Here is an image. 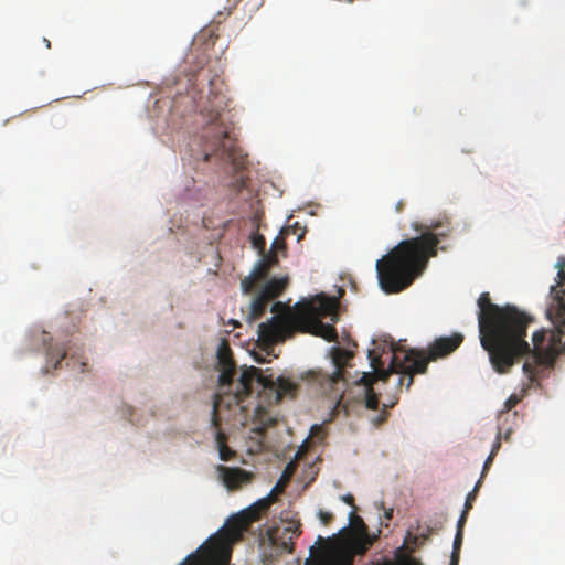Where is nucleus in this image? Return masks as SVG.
Returning <instances> with one entry per match:
<instances>
[{"instance_id": "obj_15", "label": "nucleus", "mask_w": 565, "mask_h": 565, "mask_svg": "<svg viewBox=\"0 0 565 565\" xmlns=\"http://www.w3.org/2000/svg\"><path fill=\"white\" fill-rule=\"evenodd\" d=\"M43 344L45 347L46 363L52 364L53 369H57L61 362L67 356L70 348H66L63 344L52 345V343L47 342L46 339H43ZM44 371L47 372V367H45Z\"/></svg>"}, {"instance_id": "obj_29", "label": "nucleus", "mask_w": 565, "mask_h": 565, "mask_svg": "<svg viewBox=\"0 0 565 565\" xmlns=\"http://www.w3.org/2000/svg\"><path fill=\"white\" fill-rule=\"evenodd\" d=\"M221 402H222V398L220 397L218 399H215L214 404H213V424L215 426L217 425L216 412H217V408H218Z\"/></svg>"}, {"instance_id": "obj_28", "label": "nucleus", "mask_w": 565, "mask_h": 565, "mask_svg": "<svg viewBox=\"0 0 565 565\" xmlns=\"http://www.w3.org/2000/svg\"><path fill=\"white\" fill-rule=\"evenodd\" d=\"M519 403V398L515 396V395H512L510 396L507 402H505V406L508 409H511L513 408L514 406H516V404Z\"/></svg>"}, {"instance_id": "obj_31", "label": "nucleus", "mask_w": 565, "mask_h": 565, "mask_svg": "<svg viewBox=\"0 0 565 565\" xmlns=\"http://www.w3.org/2000/svg\"><path fill=\"white\" fill-rule=\"evenodd\" d=\"M342 500H343L347 504H349V505H351V507H353V508L355 509V505H354V497H353L352 494H345V495H343V497H342Z\"/></svg>"}, {"instance_id": "obj_27", "label": "nucleus", "mask_w": 565, "mask_h": 565, "mask_svg": "<svg viewBox=\"0 0 565 565\" xmlns=\"http://www.w3.org/2000/svg\"><path fill=\"white\" fill-rule=\"evenodd\" d=\"M494 459V456L490 455L488 456V458L486 459L484 463H483V469H482V472H481V477L480 479H482L484 477V475L487 473V471L489 470L492 461Z\"/></svg>"}, {"instance_id": "obj_18", "label": "nucleus", "mask_w": 565, "mask_h": 565, "mask_svg": "<svg viewBox=\"0 0 565 565\" xmlns=\"http://www.w3.org/2000/svg\"><path fill=\"white\" fill-rule=\"evenodd\" d=\"M215 441L221 460L228 461L235 456V451L227 446V438L221 430L216 431Z\"/></svg>"}, {"instance_id": "obj_14", "label": "nucleus", "mask_w": 565, "mask_h": 565, "mask_svg": "<svg viewBox=\"0 0 565 565\" xmlns=\"http://www.w3.org/2000/svg\"><path fill=\"white\" fill-rule=\"evenodd\" d=\"M352 356L353 354L344 349L332 348V363L335 369L332 374L328 376L331 390H337L335 385L341 382L345 384L347 380L344 366Z\"/></svg>"}, {"instance_id": "obj_36", "label": "nucleus", "mask_w": 565, "mask_h": 565, "mask_svg": "<svg viewBox=\"0 0 565 565\" xmlns=\"http://www.w3.org/2000/svg\"><path fill=\"white\" fill-rule=\"evenodd\" d=\"M289 233H290V228L289 227H287V228L281 231L282 235H288Z\"/></svg>"}, {"instance_id": "obj_5", "label": "nucleus", "mask_w": 565, "mask_h": 565, "mask_svg": "<svg viewBox=\"0 0 565 565\" xmlns=\"http://www.w3.org/2000/svg\"><path fill=\"white\" fill-rule=\"evenodd\" d=\"M209 85L207 103L201 111L207 118V124L201 136L203 159L207 161L210 158L216 157L221 161L238 166L233 127L231 121L224 117V110L227 107V98L223 93L224 83L215 75L210 78Z\"/></svg>"}, {"instance_id": "obj_13", "label": "nucleus", "mask_w": 565, "mask_h": 565, "mask_svg": "<svg viewBox=\"0 0 565 565\" xmlns=\"http://www.w3.org/2000/svg\"><path fill=\"white\" fill-rule=\"evenodd\" d=\"M220 376L218 383L221 387H231L236 374L235 363L231 355V350L226 344H223L217 352Z\"/></svg>"}, {"instance_id": "obj_8", "label": "nucleus", "mask_w": 565, "mask_h": 565, "mask_svg": "<svg viewBox=\"0 0 565 565\" xmlns=\"http://www.w3.org/2000/svg\"><path fill=\"white\" fill-rule=\"evenodd\" d=\"M255 390H269L275 393L276 402H280L285 397L294 398L298 391V384L288 377L278 376L274 379L273 374L266 375L255 366L242 370L235 391L228 396V405H239L245 397L252 395Z\"/></svg>"}, {"instance_id": "obj_32", "label": "nucleus", "mask_w": 565, "mask_h": 565, "mask_svg": "<svg viewBox=\"0 0 565 565\" xmlns=\"http://www.w3.org/2000/svg\"><path fill=\"white\" fill-rule=\"evenodd\" d=\"M282 306L284 305L280 301L275 302L271 307V312H275V313L279 312V310L282 308Z\"/></svg>"}, {"instance_id": "obj_20", "label": "nucleus", "mask_w": 565, "mask_h": 565, "mask_svg": "<svg viewBox=\"0 0 565 565\" xmlns=\"http://www.w3.org/2000/svg\"><path fill=\"white\" fill-rule=\"evenodd\" d=\"M392 406H393V404H391V405L383 404V408L381 409V412L379 414L370 417L371 423L375 427H379L380 425H382L387 419V408L392 407Z\"/></svg>"}, {"instance_id": "obj_26", "label": "nucleus", "mask_w": 565, "mask_h": 565, "mask_svg": "<svg viewBox=\"0 0 565 565\" xmlns=\"http://www.w3.org/2000/svg\"><path fill=\"white\" fill-rule=\"evenodd\" d=\"M467 514H468V512L463 510L458 522H457V531H461V533H463V526L467 521Z\"/></svg>"}, {"instance_id": "obj_1", "label": "nucleus", "mask_w": 565, "mask_h": 565, "mask_svg": "<svg viewBox=\"0 0 565 565\" xmlns=\"http://www.w3.org/2000/svg\"><path fill=\"white\" fill-rule=\"evenodd\" d=\"M556 285L551 287L554 313L553 330L541 329L532 335V347L526 341L527 328L534 318L513 305L492 303L489 292L478 298V328L482 349L488 353L493 370L507 374L522 359L524 374L533 381L539 366H552L565 351V256L557 258Z\"/></svg>"}, {"instance_id": "obj_37", "label": "nucleus", "mask_w": 565, "mask_h": 565, "mask_svg": "<svg viewBox=\"0 0 565 565\" xmlns=\"http://www.w3.org/2000/svg\"><path fill=\"white\" fill-rule=\"evenodd\" d=\"M85 366H86V363L85 362H81V372H85Z\"/></svg>"}, {"instance_id": "obj_30", "label": "nucleus", "mask_w": 565, "mask_h": 565, "mask_svg": "<svg viewBox=\"0 0 565 565\" xmlns=\"http://www.w3.org/2000/svg\"><path fill=\"white\" fill-rule=\"evenodd\" d=\"M501 447V441H500V435L497 436V439L492 446V449L490 451V455L494 456L497 455L498 450L500 449Z\"/></svg>"}, {"instance_id": "obj_35", "label": "nucleus", "mask_w": 565, "mask_h": 565, "mask_svg": "<svg viewBox=\"0 0 565 565\" xmlns=\"http://www.w3.org/2000/svg\"><path fill=\"white\" fill-rule=\"evenodd\" d=\"M403 209H404V202L403 201H398L396 203V206H395L396 212H402Z\"/></svg>"}, {"instance_id": "obj_38", "label": "nucleus", "mask_w": 565, "mask_h": 565, "mask_svg": "<svg viewBox=\"0 0 565 565\" xmlns=\"http://www.w3.org/2000/svg\"><path fill=\"white\" fill-rule=\"evenodd\" d=\"M303 233H305V232H302L301 234H299V235H298V241H299L300 238H302Z\"/></svg>"}, {"instance_id": "obj_11", "label": "nucleus", "mask_w": 565, "mask_h": 565, "mask_svg": "<svg viewBox=\"0 0 565 565\" xmlns=\"http://www.w3.org/2000/svg\"><path fill=\"white\" fill-rule=\"evenodd\" d=\"M278 264V257L275 253L264 254L262 259L255 265L252 273L245 277L242 282V290L244 294L253 291L255 284L265 279L269 271Z\"/></svg>"}, {"instance_id": "obj_19", "label": "nucleus", "mask_w": 565, "mask_h": 565, "mask_svg": "<svg viewBox=\"0 0 565 565\" xmlns=\"http://www.w3.org/2000/svg\"><path fill=\"white\" fill-rule=\"evenodd\" d=\"M430 534H431V529H429V527L427 529L426 532L418 533V534H415V535H413L411 532H407V536L405 539V543L413 544V545H418V544L423 543L424 541L428 540Z\"/></svg>"}, {"instance_id": "obj_10", "label": "nucleus", "mask_w": 565, "mask_h": 565, "mask_svg": "<svg viewBox=\"0 0 565 565\" xmlns=\"http://www.w3.org/2000/svg\"><path fill=\"white\" fill-rule=\"evenodd\" d=\"M232 546L227 543H210L207 540L196 552L188 555L179 565H226Z\"/></svg>"}, {"instance_id": "obj_4", "label": "nucleus", "mask_w": 565, "mask_h": 565, "mask_svg": "<svg viewBox=\"0 0 565 565\" xmlns=\"http://www.w3.org/2000/svg\"><path fill=\"white\" fill-rule=\"evenodd\" d=\"M339 301L334 297L321 295L317 299L296 305L284 316H274L258 326L259 340L268 345L285 341L295 332L310 333L332 342L338 338L333 326L339 319Z\"/></svg>"}, {"instance_id": "obj_3", "label": "nucleus", "mask_w": 565, "mask_h": 565, "mask_svg": "<svg viewBox=\"0 0 565 565\" xmlns=\"http://www.w3.org/2000/svg\"><path fill=\"white\" fill-rule=\"evenodd\" d=\"M463 342V335L455 332L448 337L436 338L427 349H404L402 345L396 344L392 348V359L388 369H383V362L380 356H376L373 351L369 352L371 360L372 373L364 372L361 377L354 383V387L360 391L359 401L362 402L367 409L379 411L380 402L376 393L374 392L373 384L381 380L386 382L391 374L397 373L399 377V385L404 384L406 379V388L408 390L413 384L415 374H424L427 371L428 363L443 359L455 352Z\"/></svg>"}, {"instance_id": "obj_17", "label": "nucleus", "mask_w": 565, "mask_h": 565, "mask_svg": "<svg viewBox=\"0 0 565 565\" xmlns=\"http://www.w3.org/2000/svg\"><path fill=\"white\" fill-rule=\"evenodd\" d=\"M270 302L259 292L250 303L249 319L257 320L262 318Z\"/></svg>"}, {"instance_id": "obj_25", "label": "nucleus", "mask_w": 565, "mask_h": 565, "mask_svg": "<svg viewBox=\"0 0 565 565\" xmlns=\"http://www.w3.org/2000/svg\"><path fill=\"white\" fill-rule=\"evenodd\" d=\"M319 519H320L321 523L327 525V524H329L332 521L333 514L331 512H327V511L320 510L319 511Z\"/></svg>"}, {"instance_id": "obj_16", "label": "nucleus", "mask_w": 565, "mask_h": 565, "mask_svg": "<svg viewBox=\"0 0 565 565\" xmlns=\"http://www.w3.org/2000/svg\"><path fill=\"white\" fill-rule=\"evenodd\" d=\"M287 285H288L287 277H280V278L275 277L265 284V286L260 290V294L263 296H265L268 300L273 301L274 299H276L284 292Z\"/></svg>"}, {"instance_id": "obj_9", "label": "nucleus", "mask_w": 565, "mask_h": 565, "mask_svg": "<svg viewBox=\"0 0 565 565\" xmlns=\"http://www.w3.org/2000/svg\"><path fill=\"white\" fill-rule=\"evenodd\" d=\"M302 533L299 519L281 518L280 523L260 531L258 548L262 562L270 564L286 553L294 552V540Z\"/></svg>"}, {"instance_id": "obj_23", "label": "nucleus", "mask_w": 565, "mask_h": 565, "mask_svg": "<svg viewBox=\"0 0 565 565\" xmlns=\"http://www.w3.org/2000/svg\"><path fill=\"white\" fill-rule=\"evenodd\" d=\"M286 249V243L284 237L277 236L274 242L271 243L270 249L268 253H275L277 255L278 250H285Z\"/></svg>"}, {"instance_id": "obj_6", "label": "nucleus", "mask_w": 565, "mask_h": 565, "mask_svg": "<svg viewBox=\"0 0 565 565\" xmlns=\"http://www.w3.org/2000/svg\"><path fill=\"white\" fill-rule=\"evenodd\" d=\"M354 536L348 540H335L319 536V546L310 548V558L305 565H352L356 554H364L373 544L375 536H371L363 519L352 511L350 514Z\"/></svg>"}, {"instance_id": "obj_21", "label": "nucleus", "mask_w": 565, "mask_h": 565, "mask_svg": "<svg viewBox=\"0 0 565 565\" xmlns=\"http://www.w3.org/2000/svg\"><path fill=\"white\" fill-rule=\"evenodd\" d=\"M252 244H253L254 248H256L262 255L266 254L265 253L266 239L263 235L255 234L252 237Z\"/></svg>"}, {"instance_id": "obj_34", "label": "nucleus", "mask_w": 565, "mask_h": 565, "mask_svg": "<svg viewBox=\"0 0 565 565\" xmlns=\"http://www.w3.org/2000/svg\"><path fill=\"white\" fill-rule=\"evenodd\" d=\"M384 516L387 520H391L393 518V509L385 510Z\"/></svg>"}, {"instance_id": "obj_2", "label": "nucleus", "mask_w": 565, "mask_h": 565, "mask_svg": "<svg viewBox=\"0 0 565 565\" xmlns=\"http://www.w3.org/2000/svg\"><path fill=\"white\" fill-rule=\"evenodd\" d=\"M417 237L399 242L393 249L376 262V273L381 289L386 294H397L408 288L427 268L431 257H436L441 239L452 232L447 215L428 223H414Z\"/></svg>"}, {"instance_id": "obj_7", "label": "nucleus", "mask_w": 565, "mask_h": 565, "mask_svg": "<svg viewBox=\"0 0 565 565\" xmlns=\"http://www.w3.org/2000/svg\"><path fill=\"white\" fill-rule=\"evenodd\" d=\"M294 463L289 462L286 466L280 480L271 491L265 498L259 499L247 509L231 516L217 533L209 537L210 543H227L232 546L235 542L239 541L244 532L248 531L250 524L265 516L269 508L277 501L278 495L285 491L287 482L294 473Z\"/></svg>"}, {"instance_id": "obj_12", "label": "nucleus", "mask_w": 565, "mask_h": 565, "mask_svg": "<svg viewBox=\"0 0 565 565\" xmlns=\"http://www.w3.org/2000/svg\"><path fill=\"white\" fill-rule=\"evenodd\" d=\"M217 471L222 482L230 491L238 490L243 486L250 483L254 479L253 472L238 467H226L220 465L217 467Z\"/></svg>"}, {"instance_id": "obj_33", "label": "nucleus", "mask_w": 565, "mask_h": 565, "mask_svg": "<svg viewBox=\"0 0 565 565\" xmlns=\"http://www.w3.org/2000/svg\"><path fill=\"white\" fill-rule=\"evenodd\" d=\"M460 555L451 554L449 565H459Z\"/></svg>"}, {"instance_id": "obj_22", "label": "nucleus", "mask_w": 565, "mask_h": 565, "mask_svg": "<svg viewBox=\"0 0 565 565\" xmlns=\"http://www.w3.org/2000/svg\"><path fill=\"white\" fill-rule=\"evenodd\" d=\"M481 484V479L476 483L473 490L468 493L466 501H465V511L469 512L470 509H472V503L476 499L477 492L479 490V487Z\"/></svg>"}, {"instance_id": "obj_24", "label": "nucleus", "mask_w": 565, "mask_h": 565, "mask_svg": "<svg viewBox=\"0 0 565 565\" xmlns=\"http://www.w3.org/2000/svg\"><path fill=\"white\" fill-rule=\"evenodd\" d=\"M462 540H463V533H461V531H457L456 535H455V539H454V545H452V553L451 554L460 555V548H461V545H462Z\"/></svg>"}]
</instances>
